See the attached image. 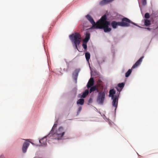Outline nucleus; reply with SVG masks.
Returning <instances> with one entry per match:
<instances>
[{"instance_id":"nucleus-29","label":"nucleus","mask_w":158,"mask_h":158,"mask_svg":"<svg viewBox=\"0 0 158 158\" xmlns=\"http://www.w3.org/2000/svg\"><path fill=\"white\" fill-rule=\"evenodd\" d=\"M147 29H148V30H150L151 29L150 28H147Z\"/></svg>"},{"instance_id":"nucleus-13","label":"nucleus","mask_w":158,"mask_h":158,"mask_svg":"<svg viewBox=\"0 0 158 158\" xmlns=\"http://www.w3.org/2000/svg\"><path fill=\"white\" fill-rule=\"evenodd\" d=\"M90 39V34L88 32H86L85 37L83 40L84 43H87Z\"/></svg>"},{"instance_id":"nucleus-32","label":"nucleus","mask_w":158,"mask_h":158,"mask_svg":"<svg viewBox=\"0 0 158 158\" xmlns=\"http://www.w3.org/2000/svg\"><path fill=\"white\" fill-rule=\"evenodd\" d=\"M77 50L79 51V52H80V51H79V50H78V49H77Z\"/></svg>"},{"instance_id":"nucleus-4","label":"nucleus","mask_w":158,"mask_h":158,"mask_svg":"<svg viewBox=\"0 0 158 158\" xmlns=\"http://www.w3.org/2000/svg\"><path fill=\"white\" fill-rule=\"evenodd\" d=\"M120 26L122 27H128L130 26V23H132L135 25H136L135 23L131 22L128 18L124 17L122 19V22H120Z\"/></svg>"},{"instance_id":"nucleus-18","label":"nucleus","mask_w":158,"mask_h":158,"mask_svg":"<svg viewBox=\"0 0 158 158\" xmlns=\"http://www.w3.org/2000/svg\"><path fill=\"white\" fill-rule=\"evenodd\" d=\"M144 25L146 26H148L151 25V21L148 19H145L144 20Z\"/></svg>"},{"instance_id":"nucleus-16","label":"nucleus","mask_w":158,"mask_h":158,"mask_svg":"<svg viewBox=\"0 0 158 158\" xmlns=\"http://www.w3.org/2000/svg\"><path fill=\"white\" fill-rule=\"evenodd\" d=\"M115 91L114 89L110 90L109 91V96L111 97V98H114L115 95H114L115 94Z\"/></svg>"},{"instance_id":"nucleus-25","label":"nucleus","mask_w":158,"mask_h":158,"mask_svg":"<svg viewBox=\"0 0 158 158\" xmlns=\"http://www.w3.org/2000/svg\"><path fill=\"white\" fill-rule=\"evenodd\" d=\"M144 17L146 19H148L150 18V15L149 13H146L144 15Z\"/></svg>"},{"instance_id":"nucleus-3","label":"nucleus","mask_w":158,"mask_h":158,"mask_svg":"<svg viewBox=\"0 0 158 158\" xmlns=\"http://www.w3.org/2000/svg\"><path fill=\"white\" fill-rule=\"evenodd\" d=\"M52 134V137L55 139H61L64 135L65 132L63 127H60L55 132L54 131Z\"/></svg>"},{"instance_id":"nucleus-20","label":"nucleus","mask_w":158,"mask_h":158,"mask_svg":"<svg viewBox=\"0 0 158 158\" xmlns=\"http://www.w3.org/2000/svg\"><path fill=\"white\" fill-rule=\"evenodd\" d=\"M84 102V99L81 98L78 100L77 101V104L83 105Z\"/></svg>"},{"instance_id":"nucleus-26","label":"nucleus","mask_w":158,"mask_h":158,"mask_svg":"<svg viewBox=\"0 0 158 158\" xmlns=\"http://www.w3.org/2000/svg\"><path fill=\"white\" fill-rule=\"evenodd\" d=\"M142 4L143 6H145L146 4V0H142Z\"/></svg>"},{"instance_id":"nucleus-9","label":"nucleus","mask_w":158,"mask_h":158,"mask_svg":"<svg viewBox=\"0 0 158 158\" xmlns=\"http://www.w3.org/2000/svg\"><path fill=\"white\" fill-rule=\"evenodd\" d=\"M143 56L141 57L137 61L135 64L132 66V69H134L136 68L141 63L142 61V59L143 58Z\"/></svg>"},{"instance_id":"nucleus-27","label":"nucleus","mask_w":158,"mask_h":158,"mask_svg":"<svg viewBox=\"0 0 158 158\" xmlns=\"http://www.w3.org/2000/svg\"><path fill=\"white\" fill-rule=\"evenodd\" d=\"M81 109H82V108L81 107H80L78 108V111L77 112L78 114L80 112L81 110Z\"/></svg>"},{"instance_id":"nucleus-7","label":"nucleus","mask_w":158,"mask_h":158,"mask_svg":"<svg viewBox=\"0 0 158 158\" xmlns=\"http://www.w3.org/2000/svg\"><path fill=\"white\" fill-rule=\"evenodd\" d=\"M80 69H75L73 73V77L76 81H77V77L78 75V73L80 71Z\"/></svg>"},{"instance_id":"nucleus-5","label":"nucleus","mask_w":158,"mask_h":158,"mask_svg":"<svg viewBox=\"0 0 158 158\" xmlns=\"http://www.w3.org/2000/svg\"><path fill=\"white\" fill-rule=\"evenodd\" d=\"M105 98V93L103 91L99 92L97 98V102L99 104H103Z\"/></svg>"},{"instance_id":"nucleus-11","label":"nucleus","mask_w":158,"mask_h":158,"mask_svg":"<svg viewBox=\"0 0 158 158\" xmlns=\"http://www.w3.org/2000/svg\"><path fill=\"white\" fill-rule=\"evenodd\" d=\"M94 80L93 78L91 77L89 80L87 85V87L89 89L91 87L93 86L94 84Z\"/></svg>"},{"instance_id":"nucleus-24","label":"nucleus","mask_w":158,"mask_h":158,"mask_svg":"<svg viewBox=\"0 0 158 158\" xmlns=\"http://www.w3.org/2000/svg\"><path fill=\"white\" fill-rule=\"evenodd\" d=\"M87 43H84L83 42V43L82 44V46L83 47V48H84V49L85 50V51H86V49H87Z\"/></svg>"},{"instance_id":"nucleus-2","label":"nucleus","mask_w":158,"mask_h":158,"mask_svg":"<svg viewBox=\"0 0 158 158\" xmlns=\"http://www.w3.org/2000/svg\"><path fill=\"white\" fill-rule=\"evenodd\" d=\"M69 37L72 42L74 43L75 48L78 49L77 46L80 44L81 40V35L79 33L75 32L70 35Z\"/></svg>"},{"instance_id":"nucleus-17","label":"nucleus","mask_w":158,"mask_h":158,"mask_svg":"<svg viewBox=\"0 0 158 158\" xmlns=\"http://www.w3.org/2000/svg\"><path fill=\"white\" fill-rule=\"evenodd\" d=\"M89 89L90 93H91L92 92L95 91L96 90L97 91V92H98V89L97 87V86L96 85H94L92 87H91Z\"/></svg>"},{"instance_id":"nucleus-19","label":"nucleus","mask_w":158,"mask_h":158,"mask_svg":"<svg viewBox=\"0 0 158 158\" xmlns=\"http://www.w3.org/2000/svg\"><path fill=\"white\" fill-rule=\"evenodd\" d=\"M89 90L88 89L86 90L83 93L81 96V98H85L88 94Z\"/></svg>"},{"instance_id":"nucleus-23","label":"nucleus","mask_w":158,"mask_h":158,"mask_svg":"<svg viewBox=\"0 0 158 158\" xmlns=\"http://www.w3.org/2000/svg\"><path fill=\"white\" fill-rule=\"evenodd\" d=\"M56 127H57V124H55L54 125L51 131L50 132L51 133H53L54 132V131L55 130V129H56Z\"/></svg>"},{"instance_id":"nucleus-28","label":"nucleus","mask_w":158,"mask_h":158,"mask_svg":"<svg viewBox=\"0 0 158 158\" xmlns=\"http://www.w3.org/2000/svg\"><path fill=\"white\" fill-rule=\"evenodd\" d=\"M0 158H4V157L3 156L1 155L0 156Z\"/></svg>"},{"instance_id":"nucleus-15","label":"nucleus","mask_w":158,"mask_h":158,"mask_svg":"<svg viewBox=\"0 0 158 158\" xmlns=\"http://www.w3.org/2000/svg\"><path fill=\"white\" fill-rule=\"evenodd\" d=\"M125 85V83H119L118 85V87L120 88V89L118 88V87H116L117 90L119 91L120 92L122 89H123V87H124Z\"/></svg>"},{"instance_id":"nucleus-6","label":"nucleus","mask_w":158,"mask_h":158,"mask_svg":"<svg viewBox=\"0 0 158 158\" xmlns=\"http://www.w3.org/2000/svg\"><path fill=\"white\" fill-rule=\"evenodd\" d=\"M113 100L112 102V105L113 107L115 108V110L117 109L118 106V96L117 95H115V97L113 98H111Z\"/></svg>"},{"instance_id":"nucleus-8","label":"nucleus","mask_w":158,"mask_h":158,"mask_svg":"<svg viewBox=\"0 0 158 158\" xmlns=\"http://www.w3.org/2000/svg\"><path fill=\"white\" fill-rule=\"evenodd\" d=\"M29 145V143L27 142H25L24 143L22 147V151L23 153H25L27 148Z\"/></svg>"},{"instance_id":"nucleus-21","label":"nucleus","mask_w":158,"mask_h":158,"mask_svg":"<svg viewBox=\"0 0 158 158\" xmlns=\"http://www.w3.org/2000/svg\"><path fill=\"white\" fill-rule=\"evenodd\" d=\"M90 54L88 52H86L85 53V57L86 60L89 61L90 58Z\"/></svg>"},{"instance_id":"nucleus-31","label":"nucleus","mask_w":158,"mask_h":158,"mask_svg":"<svg viewBox=\"0 0 158 158\" xmlns=\"http://www.w3.org/2000/svg\"><path fill=\"white\" fill-rule=\"evenodd\" d=\"M139 27H140V28H142V27H140V26H138Z\"/></svg>"},{"instance_id":"nucleus-22","label":"nucleus","mask_w":158,"mask_h":158,"mask_svg":"<svg viewBox=\"0 0 158 158\" xmlns=\"http://www.w3.org/2000/svg\"><path fill=\"white\" fill-rule=\"evenodd\" d=\"M131 69H129L127 71V72L125 74V76L126 77H128L130 75L131 73Z\"/></svg>"},{"instance_id":"nucleus-14","label":"nucleus","mask_w":158,"mask_h":158,"mask_svg":"<svg viewBox=\"0 0 158 158\" xmlns=\"http://www.w3.org/2000/svg\"><path fill=\"white\" fill-rule=\"evenodd\" d=\"M114 0H103L100 2V4L101 5H103L106 4Z\"/></svg>"},{"instance_id":"nucleus-12","label":"nucleus","mask_w":158,"mask_h":158,"mask_svg":"<svg viewBox=\"0 0 158 158\" xmlns=\"http://www.w3.org/2000/svg\"><path fill=\"white\" fill-rule=\"evenodd\" d=\"M47 139L46 138H43L39 140L40 143L42 146H45L47 144Z\"/></svg>"},{"instance_id":"nucleus-1","label":"nucleus","mask_w":158,"mask_h":158,"mask_svg":"<svg viewBox=\"0 0 158 158\" xmlns=\"http://www.w3.org/2000/svg\"><path fill=\"white\" fill-rule=\"evenodd\" d=\"M86 17L92 24L93 27L97 29H103L105 32H109L111 31V29L108 27L110 24V22L107 20V18L106 15L102 16L96 23L89 15H86Z\"/></svg>"},{"instance_id":"nucleus-10","label":"nucleus","mask_w":158,"mask_h":158,"mask_svg":"<svg viewBox=\"0 0 158 158\" xmlns=\"http://www.w3.org/2000/svg\"><path fill=\"white\" fill-rule=\"evenodd\" d=\"M111 24L112 28L114 29H116L118 26H120V22H117L115 21H112Z\"/></svg>"},{"instance_id":"nucleus-30","label":"nucleus","mask_w":158,"mask_h":158,"mask_svg":"<svg viewBox=\"0 0 158 158\" xmlns=\"http://www.w3.org/2000/svg\"><path fill=\"white\" fill-rule=\"evenodd\" d=\"M30 140V139H27V140H26L27 141H29V140Z\"/></svg>"}]
</instances>
